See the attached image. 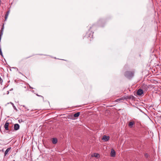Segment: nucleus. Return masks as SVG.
I'll list each match as a JSON object with an SVG mask.
<instances>
[{
    "instance_id": "nucleus-1",
    "label": "nucleus",
    "mask_w": 161,
    "mask_h": 161,
    "mask_svg": "<svg viewBox=\"0 0 161 161\" xmlns=\"http://www.w3.org/2000/svg\"><path fill=\"white\" fill-rule=\"evenodd\" d=\"M134 71H127L124 74L125 76L128 78H130L134 75Z\"/></svg>"
},
{
    "instance_id": "nucleus-2",
    "label": "nucleus",
    "mask_w": 161,
    "mask_h": 161,
    "mask_svg": "<svg viewBox=\"0 0 161 161\" xmlns=\"http://www.w3.org/2000/svg\"><path fill=\"white\" fill-rule=\"evenodd\" d=\"M148 87V86L145 84H143L141 87V88L142 89L144 92L146 91L147 90Z\"/></svg>"
},
{
    "instance_id": "nucleus-3",
    "label": "nucleus",
    "mask_w": 161,
    "mask_h": 161,
    "mask_svg": "<svg viewBox=\"0 0 161 161\" xmlns=\"http://www.w3.org/2000/svg\"><path fill=\"white\" fill-rule=\"evenodd\" d=\"M144 91L141 88L139 89L137 92V94L138 95L140 96L143 93Z\"/></svg>"
},
{
    "instance_id": "nucleus-4",
    "label": "nucleus",
    "mask_w": 161,
    "mask_h": 161,
    "mask_svg": "<svg viewBox=\"0 0 161 161\" xmlns=\"http://www.w3.org/2000/svg\"><path fill=\"white\" fill-rule=\"evenodd\" d=\"M109 139V136H106L105 135L102 138V140L105 142L108 141Z\"/></svg>"
},
{
    "instance_id": "nucleus-5",
    "label": "nucleus",
    "mask_w": 161,
    "mask_h": 161,
    "mask_svg": "<svg viewBox=\"0 0 161 161\" xmlns=\"http://www.w3.org/2000/svg\"><path fill=\"white\" fill-rule=\"evenodd\" d=\"M9 123L8 122H6L5 123L4 127L5 129V130H8V126H9Z\"/></svg>"
},
{
    "instance_id": "nucleus-6",
    "label": "nucleus",
    "mask_w": 161,
    "mask_h": 161,
    "mask_svg": "<svg viewBox=\"0 0 161 161\" xmlns=\"http://www.w3.org/2000/svg\"><path fill=\"white\" fill-rule=\"evenodd\" d=\"M19 125L18 124H16L14 125V129L15 130H17L19 129Z\"/></svg>"
},
{
    "instance_id": "nucleus-7",
    "label": "nucleus",
    "mask_w": 161,
    "mask_h": 161,
    "mask_svg": "<svg viewBox=\"0 0 161 161\" xmlns=\"http://www.w3.org/2000/svg\"><path fill=\"white\" fill-rule=\"evenodd\" d=\"M110 155L112 157H114L115 156V152L113 149H111Z\"/></svg>"
},
{
    "instance_id": "nucleus-8",
    "label": "nucleus",
    "mask_w": 161,
    "mask_h": 161,
    "mask_svg": "<svg viewBox=\"0 0 161 161\" xmlns=\"http://www.w3.org/2000/svg\"><path fill=\"white\" fill-rule=\"evenodd\" d=\"M135 124V123L134 121H131L130 122L128 123V126L132 128L133 127V125H134Z\"/></svg>"
},
{
    "instance_id": "nucleus-9",
    "label": "nucleus",
    "mask_w": 161,
    "mask_h": 161,
    "mask_svg": "<svg viewBox=\"0 0 161 161\" xmlns=\"http://www.w3.org/2000/svg\"><path fill=\"white\" fill-rule=\"evenodd\" d=\"M52 142L53 144H56L58 142V140L56 138H53L52 140Z\"/></svg>"
},
{
    "instance_id": "nucleus-10",
    "label": "nucleus",
    "mask_w": 161,
    "mask_h": 161,
    "mask_svg": "<svg viewBox=\"0 0 161 161\" xmlns=\"http://www.w3.org/2000/svg\"><path fill=\"white\" fill-rule=\"evenodd\" d=\"M11 148H8L6 151H5V153H4V156H6L8 154L9 151L10 150Z\"/></svg>"
},
{
    "instance_id": "nucleus-11",
    "label": "nucleus",
    "mask_w": 161,
    "mask_h": 161,
    "mask_svg": "<svg viewBox=\"0 0 161 161\" xmlns=\"http://www.w3.org/2000/svg\"><path fill=\"white\" fill-rule=\"evenodd\" d=\"M9 13V11H7L6 13V14L5 15V20H7Z\"/></svg>"
},
{
    "instance_id": "nucleus-12",
    "label": "nucleus",
    "mask_w": 161,
    "mask_h": 161,
    "mask_svg": "<svg viewBox=\"0 0 161 161\" xmlns=\"http://www.w3.org/2000/svg\"><path fill=\"white\" fill-rule=\"evenodd\" d=\"M80 113V112L76 113L74 114V117H78L79 116Z\"/></svg>"
},
{
    "instance_id": "nucleus-13",
    "label": "nucleus",
    "mask_w": 161,
    "mask_h": 161,
    "mask_svg": "<svg viewBox=\"0 0 161 161\" xmlns=\"http://www.w3.org/2000/svg\"><path fill=\"white\" fill-rule=\"evenodd\" d=\"M99 156V154L97 153H94L93 155H92V157H98Z\"/></svg>"
},
{
    "instance_id": "nucleus-14",
    "label": "nucleus",
    "mask_w": 161,
    "mask_h": 161,
    "mask_svg": "<svg viewBox=\"0 0 161 161\" xmlns=\"http://www.w3.org/2000/svg\"><path fill=\"white\" fill-rule=\"evenodd\" d=\"M124 100V98H120L117 99L116 101L119 102V101H123V100Z\"/></svg>"
},
{
    "instance_id": "nucleus-15",
    "label": "nucleus",
    "mask_w": 161,
    "mask_h": 161,
    "mask_svg": "<svg viewBox=\"0 0 161 161\" xmlns=\"http://www.w3.org/2000/svg\"><path fill=\"white\" fill-rule=\"evenodd\" d=\"M3 31L1 30V31L0 32V37H1V36L3 35Z\"/></svg>"
},
{
    "instance_id": "nucleus-16",
    "label": "nucleus",
    "mask_w": 161,
    "mask_h": 161,
    "mask_svg": "<svg viewBox=\"0 0 161 161\" xmlns=\"http://www.w3.org/2000/svg\"><path fill=\"white\" fill-rule=\"evenodd\" d=\"M12 106H13L14 108V109L16 110H17V109H16V108L15 107L14 105V104L12 103Z\"/></svg>"
},
{
    "instance_id": "nucleus-17",
    "label": "nucleus",
    "mask_w": 161,
    "mask_h": 161,
    "mask_svg": "<svg viewBox=\"0 0 161 161\" xmlns=\"http://www.w3.org/2000/svg\"><path fill=\"white\" fill-rule=\"evenodd\" d=\"M36 95L38 96L41 97H42V98L43 99H44V97L43 96H41V95H38V94H36Z\"/></svg>"
},
{
    "instance_id": "nucleus-18",
    "label": "nucleus",
    "mask_w": 161,
    "mask_h": 161,
    "mask_svg": "<svg viewBox=\"0 0 161 161\" xmlns=\"http://www.w3.org/2000/svg\"><path fill=\"white\" fill-rule=\"evenodd\" d=\"M0 54L2 56V52L1 49H0Z\"/></svg>"
},
{
    "instance_id": "nucleus-19",
    "label": "nucleus",
    "mask_w": 161,
    "mask_h": 161,
    "mask_svg": "<svg viewBox=\"0 0 161 161\" xmlns=\"http://www.w3.org/2000/svg\"><path fill=\"white\" fill-rule=\"evenodd\" d=\"M145 156L146 157V158H147L148 157V155L147 154V153H146L145 154Z\"/></svg>"
},
{
    "instance_id": "nucleus-20",
    "label": "nucleus",
    "mask_w": 161,
    "mask_h": 161,
    "mask_svg": "<svg viewBox=\"0 0 161 161\" xmlns=\"http://www.w3.org/2000/svg\"><path fill=\"white\" fill-rule=\"evenodd\" d=\"M4 25H3V26H2V28H1V30H2V31H3V29H4Z\"/></svg>"
},
{
    "instance_id": "nucleus-21",
    "label": "nucleus",
    "mask_w": 161,
    "mask_h": 161,
    "mask_svg": "<svg viewBox=\"0 0 161 161\" xmlns=\"http://www.w3.org/2000/svg\"><path fill=\"white\" fill-rule=\"evenodd\" d=\"M13 68L16 69L17 71L18 70V69L16 67H14Z\"/></svg>"
},
{
    "instance_id": "nucleus-22",
    "label": "nucleus",
    "mask_w": 161,
    "mask_h": 161,
    "mask_svg": "<svg viewBox=\"0 0 161 161\" xmlns=\"http://www.w3.org/2000/svg\"><path fill=\"white\" fill-rule=\"evenodd\" d=\"M1 80V77H0V80Z\"/></svg>"
},
{
    "instance_id": "nucleus-23",
    "label": "nucleus",
    "mask_w": 161,
    "mask_h": 161,
    "mask_svg": "<svg viewBox=\"0 0 161 161\" xmlns=\"http://www.w3.org/2000/svg\"><path fill=\"white\" fill-rule=\"evenodd\" d=\"M0 83H1V81H0Z\"/></svg>"
}]
</instances>
